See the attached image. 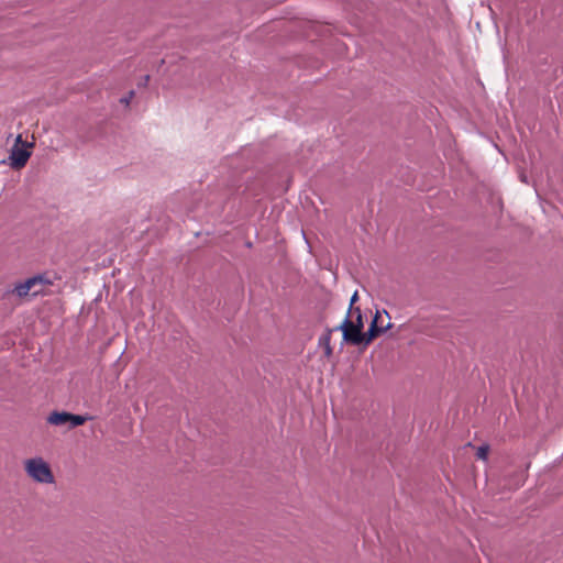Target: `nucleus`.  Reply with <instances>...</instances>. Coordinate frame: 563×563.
<instances>
[{
  "instance_id": "f257e3e1",
  "label": "nucleus",
  "mask_w": 563,
  "mask_h": 563,
  "mask_svg": "<svg viewBox=\"0 0 563 563\" xmlns=\"http://www.w3.org/2000/svg\"><path fill=\"white\" fill-rule=\"evenodd\" d=\"M53 285L46 274H38L32 276L23 282L14 284L13 288L7 294L15 296L18 299L23 300L29 296L37 297L46 295L45 289Z\"/></svg>"
},
{
  "instance_id": "f03ea898",
  "label": "nucleus",
  "mask_w": 563,
  "mask_h": 563,
  "mask_svg": "<svg viewBox=\"0 0 563 563\" xmlns=\"http://www.w3.org/2000/svg\"><path fill=\"white\" fill-rule=\"evenodd\" d=\"M23 470L26 476L36 484L53 485L55 475L48 462L42 456H34L23 461Z\"/></svg>"
},
{
  "instance_id": "7ed1b4c3",
  "label": "nucleus",
  "mask_w": 563,
  "mask_h": 563,
  "mask_svg": "<svg viewBox=\"0 0 563 563\" xmlns=\"http://www.w3.org/2000/svg\"><path fill=\"white\" fill-rule=\"evenodd\" d=\"M33 147H34V143L23 141L22 135L19 134L15 137V142H14L13 146L10 150L9 165L13 169H18V170L23 168L32 155Z\"/></svg>"
},
{
  "instance_id": "20e7f679",
  "label": "nucleus",
  "mask_w": 563,
  "mask_h": 563,
  "mask_svg": "<svg viewBox=\"0 0 563 563\" xmlns=\"http://www.w3.org/2000/svg\"><path fill=\"white\" fill-rule=\"evenodd\" d=\"M89 418L86 416L74 415L67 411H52L46 421L52 426L68 424L70 429L82 426Z\"/></svg>"
},
{
  "instance_id": "39448f33",
  "label": "nucleus",
  "mask_w": 563,
  "mask_h": 563,
  "mask_svg": "<svg viewBox=\"0 0 563 563\" xmlns=\"http://www.w3.org/2000/svg\"><path fill=\"white\" fill-rule=\"evenodd\" d=\"M382 318V312L379 310L376 311L371 325L366 332L362 331V344L368 345L379 334L385 333L387 330L391 328V322L388 320L386 324H378V321Z\"/></svg>"
},
{
  "instance_id": "423d86ee",
  "label": "nucleus",
  "mask_w": 563,
  "mask_h": 563,
  "mask_svg": "<svg viewBox=\"0 0 563 563\" xmlns=\"http://www.w3.org/2000/svg\"><path fill=\"white\" fill-rule=\"evenodd\" d=\"M339 329L342 331L343 340L346 343L353 345L362 344V331L355 324H352V319L346 317Z\"/></svg>"
},
{
  "instance_id": "0eeeda50",
  "label": "nucleus",
  "mask_w": 563,
  "mask_h": 563,
  "mask_svg": "<svg viewBox=\"0 0 563 563\" xmlns=\"http://www.w3.org/2000/svg\"><path fill=\"white\" fill-rule=\"evenodd\" d=\"M333 329H327L325 332L319 338L318 344L323 349L324 357L331 358L333 354V349L331 346V336L333 333Z\"/></svg>"
},
{
  "instance_id": "6e6552de",
  "label": "nucleus",
  "mask_w": 563,
  "mask_h": 563,
  "mask_svg": "<svg viewBox=\"0 0 563 563\" xmlns=\"http://www.w3.org/2000/svg\"><path fill=\"white\" fill-rule=\"evenodd\" d=\"M347 318L352 319V324H355L361 331H363V316L360 307L350 308Z\"/></svg>"
},
{
  "instance_id": "1a4fd4ad",
  "label": "nucleus",
  "mask_w": 563,
  "mask_h": 563,
  "mask_svg": "<svg viewBox=\"0 0 563 563\" xmlns=\"http://www.w3.org/2000/svg\"><path fill=\"white\" fill-rule=\"evenodd\" d=\"M489 449L490 448L488 444H483V445L478 446L476 450V457L482 461H487Z\"/></svg>"
},
{
  "instance_id": "9d476101",
  "label": "nucleus",
  "mask_w": 563,
  "mask_h": 563,
  "mask_svg": "<svg viewBox=\"0 0 563 563\" xmlns=\"http://www.w3.org/2000/svg\"><path fill=\"white\" fill-rule=\"evenodd\" d=\"M358 299V295H357V291H355L351 298V301H350V308H355L354 307V303L356 302V300Z\"/></svg>"
},
{
  "instance_id": "9b49d317",
  "label": "nucleus",
  "mask_w": 563,
  "mask_h": 563,
  "mask_svg": "<svg viewBox=\"0 0 563 563\" xmlns=\"http://www.w3.org/2000/svg\"><path fill=\"white\" fill-rule=\"evenodd\" d=\"M133 96H134V91H130L129 97L122 99L121 101L124 102L125 104H129L130 100L132 99Z\"/></svg>"
},
{
  "instance_id": "f8f14e48",
  "label": "nucleus",
  "mask_w": 563,
  "mask_h": 563,
  "mask_svg": "<svg viewBox=\"0 0 563 563\" xmlns=\"http://www.w3.org/2000/svg\"><path fill=\"white\" fill-rule=\"evenodd\" d=\"M380 312H382V316L385 314L388 319H390V317H389V314H388V312L386 310H383ZM378 324H385L384 321H383V317L378 321Z\"/></svg>"
}]
</instances>
